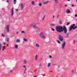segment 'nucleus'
<instances>
[{
  "label": "nucleus",
  "instance_id": "1",
  "mask_svg": "<svg viewBox=\"0 0 77 77\" xmlns=\"http://www.w3.org/2000/svg\"><path fill=\"white\" fill-rule=\"evenodd\" d=\"M63 27L61 26H58L56 28V30L58 32L61 33L63 31Z\"/></svg>",
  "mask_w": 77,
  "mask_h": 77
},
{
  "label": "nucleus",
  "instance_id": "2",
  "mask_svg": "<svg viewBox=\"0 0 77 77\" xmlns=\"http://www.w3.org/2000/svg\"><path fill=\"white\" fill-rule=\"evenodd\" d=\"M76 28H77V26H75V24H73L72 25V26H71V27L69 29V31L70 32V31L72 29H73V30H74Z\"/></svg>",
  "mask_w": 77,
  "mask_h": 77
},
{
  "label": "nucleus",
  "instance_id": "3",
  "mask_svg": "<svg viewBox=\"0 0 77 77\" xmlns=\"http://www.w3.org/2000/svg\"><path fill=\"white\" fill-rule=\"evenodd\" d=\"M40 37L42 39H45V36L44 35V32H40Z\"/></svg>",
  "mask_w": 77,
  "mask_h": 77
},
{
  "label": "nucleus",
  "instance_id": "4",
  "mask_svg": "<svg viewBox=\"0 0 77 77\" xmlns=\"http://www.w3.org/2000/svg\"><path fill=\"white\" fill-rule=\"evenodd\" d=\"M58 37H59V39L60 40V41H63V37H62L61 35H58Z\"/></svg>",
  "mask_w": 77,
  "mask_h": 77
},
{
  "label": "nucleus",
  "instance_id": "5",
  "mask_svg": "<svg viewBox=\"0 0 77 77\" xmlns=\"http://www.w3.org/2000/svg\"><path fill=\"white\" fill-rule=\"evenodd\" d=\"M62 48L63 50H64L65 47V42H64L61 45Z\"/></svg>",
  "mask_w": 77,
  "mask_h": 77
},
{
  "label": "nucleus",
  "instance_id": "6",
  "mask_svg": "<svg viewBox=\"0 0 77 77\" xmlns=\"http://www.w3.org/2000/svg\"><path fill=\"white\" fill-rule=\"evenodd\" d=\"M64 30V33H66L67 32V29H66V28L65 26H64L63 27V31Z\"/></svg>",
  "mask_w": 77,
  "mask_h": 77
},
{
  "label": "nucleus",
  "instance_id": "7",
  "mask_svg": "<svg viewBox=\"0 0 77 77\" xmlns=\"http://www.w3.org/2000/svg\"><path fill=\"white\" fill-rule=\"evenodd\" d=\"M24 9V4L22 3L20 4V9L21 11H23Z\"/></svg>",
  "mask_w": 77,
  "mask_h": 77
},
{
  "label": "nucleus",
  "instance_id": "8",
  "mask_svg": "<svg viewBox=\"0 0 77 77\" xmlns=\"http://www.w3.org/2000/svg\"><path fill=\"white\" fill-rule=\"evenodd\" d=\"M38 55H35V61H37V60H38Z\"/></svg>",
  "mask_w": 77,
  "mask_h": 77
},
{
  "label": "nucleus",
  "instance_id": "9",
  "mask_svg": "<svg viewBox=\"0 0 77 77\" xmlns=\"http://www.w3.org/2000/svg\"><path fill=\"white\" fill-rule=\"evenodd\" d=\"M11 16H13V15H14V7H13L11 9Z\"/></svg>",
  "mask_w": 77,
  "mask_h": 77
},
{
  "label": "nucleus",
  "instance_id": "10",
  "mask_svg": "<svg viewBox=\"0 0 77 77\" xmlns=\"http://www.w3.org/2000/svg\"><path fill=\"white\" fill-rule=\"evenodd\" d=\"M6 29H7V32H9V25H7L6 26Z\"/></svg>",
  "mask_w": 77,
  "mask_h": 77
},
{
  "label": "nucleus",
  "instance_id": "11",
  "mask_svg": "<svg viewBox=\"0 0 77 77\" xmlns=\"http://www.w3.org/2000/svg\"><path fill=\"white\" fill-rule=\"evenodd\" d=\"M31 4L32 5H33V6H35V3L34 1H32L31 2Z\"/></svg>",
  "mask_w": 77,
  "mask_h": 77
},
{
  "label": "nucleus",
  "instance_id": "12",
  "mask_svg": "<svg viewBox=\"0 0 77 77\" xmlns=\"http://www.w3.org/2000/svg\"><path fill=\"white\" fill-rule=\"evenodd\" d=\"M66 12L67 13V14H69V13L71 12H70V11L68 9L66 10Z\"/></svg>",
  "mask_w": 77,
  "mask_h": 77
},
{
  "label": "nucleus",
  "instance_id": "13",
  "mask_svg": "<svg viewBox=\"0 0 77 77\" xmlns=\"http://www.w3.org/2000/svg\"><path fill=\"white\" fill-rule=\"evenodd\" d=\"M35 47H37V48H39V45L38 44H35Z\"/></svg>",
  "mask_w": 77,
  "mask_h": 77
},
{
  "label": "nucleus",
  "instance_id": "14",
  "mask_svg": "<svg viewBox=\"0 0 77 77\" xmlns=\"http://www.w3.org/2000/svg\"><path fill=\"white\" fill-rule=\"evenodd\" d=\"M32 26L34 28H36V24H35V23H33Z\"/></svg>",
  "mask_w": 77,
  "mask_h": 77
},
{
  "label": "nucleus",
  "instance_id": "15",
  "mask_svg": "<svg viewBox=\"0 0 77 77\" xmlns=\"http://www.w3.org/2000/svg\"><path fill=\"white\" fill-rule=\"evenodd\" d=\"M20 40L19 39H17L16 40V42H20Z\"/></svg>",
  "mask_w": 77,
  "mask_h": 77
},
{
  "label": "nucleus",
  "instance_id": "16",
  "mask_svg": "<svg viewBox=\"0 0 77 77\" xmlns=\"http://www.w3.org/2000/svg\"><path fill=\"white\" fill-rule=\"evenodd\" d=\"M17 2V0H14V5L16 4V2Z\"/></svg>",
  "mask_w": 77,
  "mask_h": 77
},
{
  "label": "nucleus",
  "instance_id": "17",
  "mask_svg": "<svg viewBox=\"0 0 77 77\" xmlns=\"http://www.w3.org/2000/svg\"><path fill=\"white\" fill-rule=\"evenodd\" d=\"M48 1L44 2L43 3V4H44V5H45V4H47V3H48Z\"/></svg>",
  "mask_w": 77,
  "mask_h": 77
},
{
  "label": "nucleus",
  "instance_id": "18",
  "mask_svg": "<svg viewBox=\"0 0 77 77\" xmlns=\"http://www.w3.org/2000/svg\"><path fill=\"white\" fill-rule=\"evenodd\" d=\"M51 26H56V25L54 23H52L51 24Z\"/></svg>",
  "mask_w": 77,
  "mask_h": 77
},
{
  "label": "nucleus",
  "instance_id": "19",
  "mask_svg": "<svg viewBox=\"0 0 77 77\" xmlns=\"http://www.w3.org/2000/svg\"><path fill=\"white\" fill-rule=\"evenodd\" d=\"M24 42H27V39L26 38H24L23 39Z\"/></svg>",
  "mask_w": 77,
  "mask_h": 77
},
{
  "label": "nucleus",
  "instance_id": "20",
  "mask_svg": "<svg viewBox=\"0 0 77 77\" xmlns=\"http://www.w3.org/2000/svg\"><path fill=\"white\" fill-rule=\"evenodd\" d=\"M50 65H51L50 63H49L47 65V67H49L50 66Z\"/></svg>",
  "mask_w": 77,
  "mask_h": 77
},
{
  "label": "nucleus",
  "instance_id": "21",
  "mask_svg": "<svg viewBox=\"0 0 77 77\" xmlns=\"http://www.w3.org/2000/svg\"><path fill=\"white\" fill-rule=\"evenodd\" d=\"M2 44H0V51L2 49Z\"/></svg>",
  "mask_w": 77,
  "mask_h": 77
},
{
  "label": "nucleus",
  "instance_id": "22",
  "mask_svg": "<svg viewBox=\"0 0 77 77\" xmlns=\"http://www.w3.org/2000/svg\"><path fill=\"white\" fill-rule=\"evenodd\" d=\"M57 42L58 43V44H60V41H59V40H57Z\"/></svg>",
  "mask_w": 77,
  "mask_h": 77
},
{
  "label": "nucleus",
  "instance_id": "23",
  "mask_svg": "<svg viewBox=\"0 0 77 77\" xmlns=\"http://www.w3.org/2000/svg\"><path fill=\"white\" fill-rule=\"evenodd\" d=\"M18 45H16L15 46V48H18Z\"/></svg>",
  "mask_w": 77,
  "mask_h": 77
},
{
  "label": "nucleus",
  "instance_id": "24",
  "mask_svg": "<svg viewBox=\"0 0 77 77\" xmlns=\"http://www.w3.org/2000/svg\"><path fill=\"white\" fill-rule=\"evenodd\" d=\"M24 63L25 64L27 63V61L26 60H24Z\"/></svg>",
  "mask_w": 77,
  "mask_h": 77
},
{
  "label": "nucleus",
  "instance_id": "25",
  "mask_svg": "<svg viewBox=\"0 0 77 77\" xmlns=\"http://www.w3.org/2000/svg\"><path fill=\"white\" fill-rule=\"evenodd\" d=\"M39 6H42V4L41 3H39Z\"/></svg>",
  "mask_w": 77,
  "mask_h": 77
},
{
  "label": "nucleus",
  "instance_id": "26",
  "mask_svg": "<svg viewBox=\"0 0 77 77\" xmlns=\"http://www.w3.org/2000/svg\"><path fill=\"white\" fill-rule=\"evenodd\" d=\"M66 35L67 37H68V36H69V34L68 33H67L66 34Z\"/></svg>",
  "mask_w": 77,
  "mask_h": 77
},
{
  "label": "nucleus",
  "instance_id": "27",
  "mask_svg": "<svg viewBox=\"0 0 77 77\" xmlns=\"http://www.w3.org/2000/svg\"><path fill=\"white\" fill-rule=\"evenodd\" d=\"M59 14L57 15V18H59Z\"/></svg>",
  "mask_w": 77,
  "mask_h": 77
},
{
  "label": "nucleus",
  "instance_id": "28",
  "mask_svg": "<svg viewBox=\"0 0 77 77\" xmlns=\"http://www.w3.org/2000/svg\"><path fill=\"white\" fill-rule=\"evenodd\" d=\"M23 68H25V69H26V66H25V65L23 66Z\"/></svg>",
  "mask_w": 77,
  "mask_h": 77
},
{
  "label": "nucleus",
  "instance_id": "29",
  "mask_svg": "<svg viewBox=\"0 0 77 77\" xmlns=\"http://www.w3.org/2000/svg\"><path fill=\"white\" fill-rule=\"evenodd\" d=\"M73 44H75V40L73 41Z\"/></svg>",
  "mask_w": 77,
  "mask_h": 77
},
{
  "label": "nucleus",
  "instance_id": "30",
  "mask_svg": "<svg viewBox=\"0 0 77 77\" xmlns=\"http://www.w3.org/2000/svg\"><path fill=\"white\" fill-rule=\"evenodd\" d=\"M59 23L60 24H62V21H60L59 22Z\"/></svg>",
  "mask_w": 77,
  "mask_h": 77
},
{
  "label": "nucleus",
  "instance_id": "31",
  "mask_svg": "<svg viewBox=\"0 0 77 77\" xmlns=\"http://www.w3.org/2000/svg\"><path fill=\"white\" fill-rule=\"evenodd\" d=\"M21 33H25V32L24 31H22Z\"/></svg>",
  "mask_w": 77,
  "mask_h": 77
},
{
  "label": "nucleus",
  "instance_id": "32",
  "mask_svg": "<svg viewBox=\"0 0 77 77\" xmlns=\"http://www.w3.org/2000/svg\"><path fill=\"white\" fill-rule=\"evenodd\" d=\"M7 42H9V38H7Z\"/></svg>",
  "mask_w": 77,
  "mask_h": 77
},
{
  "label": "nucleus",
  "instance_id": "33",
  "mask_svg": "<svg viewBox=\"0 0 77 77\" xmlns=\"http://www.w3.org/2000/svg\"><path fill=\"white\" fill-rule=\"evenodd\" d=\"M51 30L53 31H54V30H55L54 29H53V28H51Z\"/></svg>",
  "mask_w": 77,
  "mask_h": 77
},
{
  "label": "nucleus",
  "instance_id": "34",
  "mask_svg": "<svg viewBox=\"0 0 77 77\" xmlns=\"http://www.w3.org/2000/svg\"><path fill=\"white\" fill-rule=\"evenodd\" d=\"M44 18H45V16H44L43 17V19H42V20H44Z\"/></svg>",
  "mask_w": 77,
  "mask_h": 77
},
{
  "label": "nucleus",
  "instance_id": "35",
  "mask_svg": "<svg viewBox=\"0 0 77 77\" xmlns=\"http://www.w3.org/2000/svg\"><path fill=\"white\" fill-rule=\"evenodd\" d=\"M69 23H68L66 24V25H69Z\"/></svg>",
  "mask_w": 77,
  "mask_h": 77
},
{
  "label": "nucleus",
  "instance_id": "36",
  "mask_svg": "<svg viewBox=\"0 0 77 77\" xmlns=\"http://www.w3.org/2000/svg\"><path fill=\"white\" fill-rule=\"evenodd\" d=\"M6 43H5V42L3 43V44H4V45H6Z\"/></svg>",
  "mask_w": 77,
  "mask_h": 77
},
{
  "label": "nucleus",
  "instance_id": "37",
  "mask_svg": "<svg viewBox=\"0 0 77 77\" xmlns=\"http://www.w3.org/2000/svg\"><path fill=\"white\" fill-rule=\"evenodd\" d=\"M2 36H3V37L5 36V35L3 34H2Z\"/></svg>",
  "mask_w": 77,
  "mask_h": 77
},
{
  "label": "nucleus",
  "instance_id": "38",
  "mask_svg": "<svg viewBox=\"0 0 77 77\" xmlns=\"http://www.w3.org/2000/svg\"><path fill=\"white\" fill-rule=\"evenodd\" d=\"M67 6L68 5H64V6H65V7H67Z\"/></svg>",
  "mask_w": 77,
  "mask_h": 77
},
{
  "label": "nucleus",
  "instance_id": "39",
  "mask_svg": "<svg viewBox=\"0 0 77 77\" xmlns=\"http://www.w3.org/2000/svg\"><path fill=\"white\" fill-rule=\"evenodd\" d=\"M18 33H19V32L18 31L16 32V34H18Z\"/></svg>",
  "mask_w": 77,
  "mask_h": 77
},
{
  "label": "nucleus",
  "instance_id": "40",
  "mask_svg": "<svg viewBox=\"0 0 77 77\" xmlns=\"http://www.w3.org/2000/svg\"><path fill=\"white\" fill-rule=\"evenodd\" d=\"M49 57L50 58H51V57H52V56H51L50 55L49 56Z\"/></svg>",
  "mask_w": 77,
  "mask_h": 77
},
{
  "label": "nucleus",
  "instance_id": "41",
  "mask_svg": "<svg viewBox=\"0 0 77 77\" xmlns=\"http://www.w3.org/2000/svg\"><path fill=\"white\" fill-rule=\"evenodd\" d=\"M75 17H77V14H75Z\"/></svg>",
  "mask_w": 77,
  "mask_h": 77
},
{
  "label": "nucleus",
  "instance_id": "42",
  "mask_svg": "<svg viewBox=\"0 0 77 77\" xmlns=\"http://www.w3.org/2000/svg\"><path fill=\"white\" fill-rule=\"evenodd\" d=\"M55 2H57V0H55Z\"/></svg>",
  "mask_w": 77,
  "mask_h": 77
},
{
  "label": "nucleus",
  "instance_id": "43",
  "mask_svg": "<svg viewBox=\"0 0 77 77\" xmlns=\"http://www.w3.org/2000/svg\"><path fill=\"white\" fill-rule=\"evenodd\" d=\"M7 3H8V2H9V0H7Z\"/></svg>",
  "mask_w": 77,
  "mask_h": 77
},
{
  "label": "nucleus",
  "instance_id": "44",
  "mask_svg": "<svg viewBox=\"0 0 77 77\" xmlns=\"http://www.w3.org/2000/svg\"><path fill=\"white\" fill-rule=\"evenodd\" d=\"M54 17H55L53 15V18H54Z\"/></svg>",
  "mask_w": 77,
  "mask_h": 77
},
{
  "label": "nucleus",
  "instance_id": "45",
  "mask_svg": "<svg viewBox=\"0 0 77 77\" xmlns=\"http://www.w3.org/2000/svg\"><path fill=\"white\" fill-rule=\"evenodd\" d=\"M39 67H41V64H40L39 65Z\"/></svg>",
  "mask_w": 77,
  "mask_h": 77
},
{
  "label": "nucleus",
  "instance_id": "46",
  "mask_svg": "<svg viewBox=\"0 0 77 77\" xmlns=\"http://www.w3.org/2000/svg\"><path fill=\"white\" fill-rule=\"evenodd\" d=\"M16 11H18V9H16Z\"/></svg>",
  "mask_w": 77,
  "mask_h": 77
},
{
  "label": "nucleus",
  "instance_id": "47",
  "mask_svg": "<svg viewBox=\"0 0 77 77\" xmlns=\"http://www.w3.org/2000/svg\"><path fill=\"white\" fill-rule=\"evenodd\" d=\"M54 65V66H55V65H56V63H54V64H53Z\"/></svg>",
  "mask_w": 77,
  "mask_h": 77
},
{
  "label": "nucleus",
  "instance_id": "48",
  "mask_svg": "<svg viewBox=\"0 0 77 77\" xmlns=\"http://www.w3.org/2000/svg\"><path fill=\"white\" fill-rule=\"evenodd\" d=\"M74 6V5H72V6L73 7Z\"/></svg>",
  "mask_w": 77,
  "mask_h": 77
},
{
  "label": "nucleus",
  "instance_id": "49",
  "mask_svg": "<svg viewBox=\"0 0 77 77\" xmlns=\"http://www.w3.org/2000/svg\"><path fill=\"white\" fill-rule=\"evenodd\" d=\"M67 1L69 2L70 1V0H67Z\"/></svg>",
  "mask_w": 77,
  "mask_h": 77
},
{
  "label": "nucleus",
  "instance_id": "50",
  "mask_svg": "<svg viewBox=\"0 0 77 77\" xmlns=\"http://www.w3.org/2000/svg\"><path fill=\"white\" fill-rule=\"evenodd\" d=\"M37 77V76H34V77Z\"/></svg>",
  "mask_w": 77,
  "mask_h": 77
},
{
  "label": "nucleus",
  "instance_id": "51",
  "mask_svg": "<svg viewBox=\"0 0 77 77\" xmlns=\"http://www.w3.org/2000/svg\"><path fill=\"white\" fill-rule=\"evenodd\" d=\"M73 70H72V72H73Z\"/></svg>",
  "mask_w": 77,
  "mask_h": 77
},
{
  "label": "nucleus",
  "instance_id": "52",
  "mask_svg": "<svg viewBox=\"0 0 77 77\" xmlns=\"http://www.w3.org/2000/svg\"><path fill=\"white\" fill-rule=\"evenodd\" d=\"M3 48H5V47H4Z\"/></svg>",
  "mask_w": 77,
  "mask_h": 77
},
{
  "label": "nucleus",
  "instance_id": "53",
  "mask_svg": "<svg viewBox=\"0 0 77 77\" xmlns=\"http://www.w3.org/2000/svg\"><path fill=\"white\" fill-rule=\"evenodd\" d=\"M7 46H8V45H7Z\"/></svg>",
  "mask_w": 77,
  "mask_h": 77
}]
</instances>
